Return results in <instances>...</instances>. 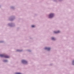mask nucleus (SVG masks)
I'll return each instance as SVG.
<instances>
[{
  "instance_id": "nucleus-1",
  "label": "nucleus",
  "mask_w": 74,
  "mask_h": 74,
  "mask_svg": "<svg viewBox=\"0 0 74 74\" xmlns=\"http://www.w3.org/2000/svg\"><path fill=\"white\" fill-rule=\"evenodd\" d=\"M0 57H3V58H8L10 57L8 56L5 55L3 54H0Z\"/></svg>"
},
{
  "instance_id": "nucleus-6",
  "label": "nucleus",
  "mask_w": 74,
  "mask_h": 74,
  "mask_svg": "<svg viewBox=\"0 0 74 74\" xmlns=\"http://www.w3.org/2000/svg\"><path fill=\"white\" fill-rule=\"evenodd\" d=\"M51 39L52 40H55V38L53 37H52Z\"/></svg>"
},
{
  "instance_id": "nucleus-5",
  "label": "nucleus",
  "mask_w": 74,
  "mask_h": 74,
  "mask_svg": "<svg viewBox=\"0 0 74 74\" xmlns=\"http://www.w3.org/2000/svg\"><path fill=\"white\" fill-rule=\"evenodd\" d=\"M60 32V31H58L57 32H55V31L54 32V33H59Z\"/></svg>"
},
{
  "instance_id": "nucleus-10",
  "label": "nucleus",
  "mask_w": 74,
  "mask_h": 74,
  "mask_svg": "<svg viewBox=\"0 0 74 74\" xmlns=\"http://www.w3.org/2000/svg\"><path fill=\"white\" fill-rule=\"evenodd\" d=\"M4 62H7V61H4Z\"/></svg>"
},
{
  "instance_id": "nucleus-7",
  "label": "nucleus",
  "mask_w": 74,
  "mask_h": 74,
  "mask_svg": "<svg viewBox=\"0 0 74 74\" xmlns=\"http://www.w3.org/2000/svg\"><path fill=\"white\" fill-rule=\"evenodd\" d=\"M32 27H35V26L34 25H32Z\"/></svg>"
},
{
  "instance_id": "nucleus-2",
  "label": "nucleus",
  "mask_w": 74,
  "mask_h": 74,
  "mask_svg": "<svg viewBox=\"0 0 74 74\" xmlns=\"http://www.w3.org/2000/svg\"><path fill=\"white\" fill-rule=\"evenodd\" d=\"M53 14H49V18H52L53 16Z\"/></svg>"
},
{
  "instance_id": "nucleus-9",
  "label": "nucleus",
  "mask_w": 74,
  "mask_h": 74,
  "mask_svg": "<svg viewBox=\"0 0 74 74\" xmlns=\"http://www.w3.org/2000/svg\"><path fill=\"white\" fill-rule=\"evenodd\" d=\"M72 64L73 65H74V60L72 62Z\"/></svg>"
},
{
  "instance_id": "nucleus-3",
  "label": "nucleus",
  "mask_w": 74,
  "mask_h": 74,
  "mask_svg": "<svg viewBox=\"0 0 74 74\" xmlns=\"http://www.w3.org/2000/svg\"><path fill=\"white\" fill-rule=\"evenodd\" d=\"M22 62L23 63H27V61L24 60H22Z\"/></svg>"
},
{
  "instance_id": "nucleus-8",
  "label": "nucleus",
  "mask_w": 74,
  "mask_h": 74,
  "mask_svg": "<svg viewBox=\"0 0 74 74\" xmlns=\"http://www.w3.org/2000/svg\"><path fill=\"white\" fill-rule=\"evenodd\" d=\"M16 74H21L20 73H16Z\"/></svg>"
},
{
  "instance_id": "nucleus-4",
  "label": "nucleus",
  "mask_w": 74,
  "mask_h": 74,
  "mask_svg": "<svg viewBox=\"0 0 74 74\" xmlns=\"http://www.w3.org/2000/svg\"><path fill=\"white\" fill-rule=\"evenodd\" d=\"M45 49H47V51H49L51 49L49 48H48L47 47H46L45 48Z\"/></svg>"
}]
</instances>
